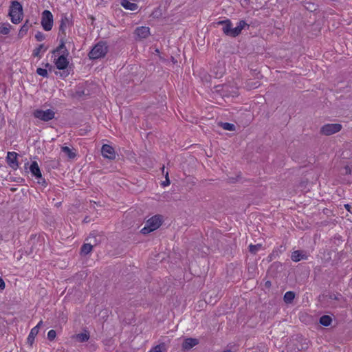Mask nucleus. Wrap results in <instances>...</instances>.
Here are the masks:
<instances>
[{
  "instance_id": "nucleus-39",
  "label": "nucleus",
  "mask_w": 352,
  "mask_h": 352,
  "mask_svg": "<svg viewBox=\"0 0 352 352\" xmlns=\"http://www.w3.org/2000/svg\"><path fill=\"white\" fill-rule=\"evenodd\" d=\"M84 91H76V96L78 97H81L82 95H84Z\"/></svg>"
},
{
  "instance_id": "nucleus-9",
  "label": "nucleus",
  "mask_w": 352,
  "mask_h": 352,
  "mask_svg": "<svg viewBox=\"0 0 352 352\" xmlns=\"http://www.w3.org/2000/svg\"><path fill=\"white\" fill-rule=\"evenodd\" d=\"M69 55V52L67 50H65L63 52L62 55H60L56 60L55 65L57 69L60 70L65 69L67 67L69 61L67 59V56Z\"/></svg>"
},
{
  "instance_id": "nucleus-22",
  "label": "nucleus",
  "mask_w": 352,
  "mask_h": 352,
  "mask_svg": "<svg viewBox=\"0 0 352 352\" xmlns=\"http://www.w3.org/2000/svg\"><path fill=\"white\" fill-rule=\"evenodd\" d=\"M332 318L328 315H324L320 318V323L325 327H328L331 324Z\"/></svg>"
},
{
  "instance_id": "nucleus-10",
  "label": "nucleus",
  "mask_w": 352,
  "mask_h": 352,
  "mask_svg": "<svg viewBox=\"0 0 352 352\" xmlns=\"http://www.w3.org/2000/svg\"><path fill=\"white\" fill-rule=\"evenodd\" d=\"M17 156L18 154L16 152H8L7 153V164L14 170H16L19 167Z\"/></svg>"
},
{
  "instance_id": "nucleus-21",
  "label": "nucleus",
  "mask_w": 352,
  "mask_h": 352,
  "mask_svg": "<svg viewBox=\"0 0 352 352\" xmlns=\"http://www.w3.org/2000/svg\"><path fill=\"white\" fill-rule=\"evenodd\" d=\"M166 344L164 342H162L153 347L148 352H166Z\"/></svg>"
},
{
  "instance_id": "nucleus-8",
  "label": "nucleus",
  "mask_w": 352,
  "mask_h": 352,
  "mask_svg": "<svg viewBox=\"0 0 352 352\" xmlns=\"http://www.w3.org/2000/svg\"><path fill=\"white\" fill-rule=\"evenodd\" d=\"M30 170L33 176H34L36 179H39L38 181V184L42 185L46 184L45 179L42 177L41 172L36 162L34 161L32 162L30 166Z\"/></svg>"
},
{
  "instance_id": "nucleus-13",
  "label": "nucleus",
  "mask_w": 352,
  "mask_h": 352,
  "mask_svg": "<svg viewBox=\"0 0 352 352\" xmlns=\"http://www.w3.org/2000/svg\"><path fill=\"white\" fill-rule=\"evenodd\" d=\"M199 344V340L197 338H188L184 339L182 348L183 351H188Z\"/></svg>"
},
{
  "instance_id": "nucleus-30",
  "label": "nucleus",
  "mask_w": 352,
  "mask_h": 352,
  "mask_svg": "<svg viewBox=\"0 0 352 352\" xmlns=\"http://www.w3.org/2000/svg\"><path fill=\"white\" fill-rule=\"evenodd\" d=\"M261 245H260V244H257V245L251 244L249 246V251L252 254H256L257 252V251L261 248Z\"/></svg>"
},
{
  "instance_id": "nucleus-2",
  "label": "nucleus",
  "mask_w": 352,
  "mask_h": 352,
  "mask_svg": "<svg viewBox=\"0 0 352 352\" xmlns=\"http://www.w3.org/2000/svg\"><path fill=\"white\" fill-rule=\"evenodd\" d=\"M162 223V216L155 215L146 221L145 226L141 230V232L144 234H148L160 228Z\"/></svg>"
},
{
  "instance_id": "nucleus-1",
  "label": "nucleus",
  "mask_w": 352,
  "mask_h": 352,
  "mask_svg": "<svg viewBox=\"0 0 352 352\" xmlns=\"http://www.w3.org/2000/svg\"><path fill=\"white\" fill-rule=\"evenodd\" d=\"M23 8L21 4L16 1H13L11 3L9 10V16L13 23L17 24L21 22L23 17Z\"/></svg>"
},
{
  "instance_id": "nucleus-16",
  "label": "nucleus",
  "mask_w": 352,
  "mask_h": 352,
  "mask_svg": "<svg viewBox=\"0 0 352 352\" xmlns=\"http://www.w3.org/2000/svg\"><path fill=\"white\" fill-rule=\"evenodd\" d=\"M307 258V255L302 253V252L299 250H296L292 252L291 258L294 262L300 261L302 259H306Z\"/></svg>"
},
{
  "instance_id": "nucleus-5",
  "label": "nucleus",
  "mask_w": 352,
  "mask_h": 352,
  "mask_svg": "<svg viewBox=\"0 0 352 352\" xmlns=\"http://www.w3.org/2000/svg\"><path fill=\"white\" fill-rule=\"evenodd\" d=\"M33 115L36 118L47 122L54 118L55 112L52 109H47L45 111L36 109L34 111Z\"/></svg>"
},
{
  "instance_id": "nucleus-11",
  "label": "nucleus",
  "mask_w": 352,
  "mask_h": 352,
  "mask_svg": "<svg viewBox=\"0 0 352 352\" xmlns=\"http://www.w3.org/2000/svg\"><path fill=\"white\" fill-rule=\"evenodd\" d=\"M72 24L70 20L67 16L66 14L63 15L60 20V24L59 27V32L58 36H66V28L67 26L70 25Z\"/></svg>"
},
{
  "instance_id": "nucleus-42",
  "label": "nucleus",
  "mask_w": 352,
  "mask_h": 352,
  "mask_svg": "<svg viewBox=\"0 0 352 352\" xmlns=\"http://www.w3.org/2000/svg\"><path fill=\"white\" fill-rule=\"evenodd\" d=\"M43 324V321H40L38 324L36 326V327H38V330L39 329V327L42 325Z\"/></svg>"
},
{
  "instance_id": "nucleus-17",
  "label": "nucleus",
  "mask_w": 352,
  "mask_h": 352,
  "mask_svg": "<svg viewBox=\"0 0 352 352\" xmlns=\"http://www.w3.org/2000/svg\"><path fill=\"white\" fill-rule=\"evenodd\" d=\"M38 333V327H34L31 329L30 333L28 337V343L30 344V346L32 345L34 341V338L37 336Z\"/></svg>"
},
{
  "instance_id": "nucleus-47",
  "label": "nucleus",
  "mask_w": 352,
  "mask_h": 352,
  "mask_svg": "<svg viewBox=\"0 0 352 352\" xmlns=\"http://www.w3.org/2000/svg\"><path fill=\"white\" fill-rule=\"evenodd\" d=\"M307 9H311V6H309V7H307Z\"/></svg>"
},
{
  "instance_id": "nucleus-45",
  "label": "nucleus",
  "mask_w": 352,
  "mask_h": 352,
  "mask_svg": "<svg viewBox=\"0 0 352 352\" xmlns=\"http://www.w3.org/2000/svg\"><path fill=\"white\" fill-rule=\"evenodd\" d=\"M223 352H234V351H231L230 349H228V350L223 351Z\"/></svg>"
},
{
  "instance_id": "nucleus-41",
  "label": "nucleus",
  "mask_w": 352,
  "mask_h": 352,
  "mask_svg": "<svg viewBox=\"0 0 352 352\" xmlns=\"http://www.w3.org/2000/svg\"><path fill=\"white\" fill-rule=\"evenodd\" d=\"M344 208L350 211L351 206L349 204H345Z\"/></svg>"
},
{
  "instance_id": "nucleus-28",
  "label": "nucleus",
  "mask_w": 352,
  "mask_h": 352,
  "mask_svg": "<svg viewBox=\"0 0 352 352\" xmlns=\"http://www.w3.org/2000/svg\"><path fill=\"white\" fill-rule=\"evenodd\" d=\"M329 299L331 300H340L342 298V296L341 294L340 293H336V294H334V293H332V294H329V295L327 296Z\"/></svg>"
},
{
  "instance_id": "nucleus-4",
  "label": "nucleus",
  "mask_w": 352,
  "mask_h": 352,
  "mask_svg": "<svg viewBox=\"0 0 352 352\" xmlns=\"http://www.w3.org/2000/svg\"><path fill=\"white\" fill-rule=\"evenodd\" d=\"M53 15L49 10H44L41 16V25L45 31H50L53 27Z\"/></svg>"
},
{
  "instance_id": "nucleus-7",
  "label": "nucleus",
  "mask_w": 352,
  "mask_h": 352,
  "mask_svg": "<svg viewBox=\"0 0 352 352\" xmlns=\"http://www.w3.org/2000/svg\"><path fill=\"white\" fill-rule=\"evenodd\" d=\"M87 239L89 240L90 242L94 243V245H91V243L83 244L80 249V254L82 255H87L90 253L93 249V246L100 242V240L97 239V236L94 233L90 234Z\"/></svg>"
},
{
  "instance_id": "nucleus-3",
  "label": "nucleus",
  "mask_w": 352,
  "mask_h": 352,
  "mask_svg": "<svg viewBox=\"0 0 352 352\" xmlns=\"http://www.w3.org/2000/svg\"><path fill=\"white\" fill-rule=\"evenodd\" d=\"M108 52V47L105 42L100 41L92 48L89 53L90 59H98L105 56Z\"/></svg>"
},
{
  "instance_id": "nucleus-15",
  "label": "nucleus",
  "mask_w": 352,
  "mask_h": 352,
  "mask_svg": "<svg viewBox=\"0 0 352 352\" xmlns=\"http://www.w3.org/2000/svg\"><path fill=\"white\" fill-rule=\"evenodd\" d=\"M222 31L223 34H226V36L234 38L236 37V34L235 32H234V28L232 27V23L230 20L228 21V23L226 24V26L223 27Z\"/></svg>"
},
{
  "instance_id": "nucleus-43",
  "label": "nucleus",
  "mask_w": 352,
  "mask_h": 352,
  "mask_svg": "<svg viewBox=\"0 0 352 352\" xmlns=\"http://www.w3.org/2000/svg\"><path fill=\"white\" fill-rule=\"evenodd\" d=\"M265 286L267 287H270L271 286V282L270 281H267L265 283Z\"/></svg>"
},
{
  "instance_id": "nucleus-37",
  "label": "nucleus",
  "mask_w": 352,
  "mask_h": 352,
  "mask_svg": "<svg viewBox=\"0 0 352 352\" xmlns=\"http://www.w3.org/2000/svg\"><path fill=\"white\" fill-rule=\"evenodd\" d=\"M230 19H226V20H223V21H219L217 23V25H223V26H226V24L228 23V21H229Z\"/></svg>"
},
{
  "instance_id": "nucleus-32",
  "label": "nucleus",
  "mask_w": 352,
  "mask_h": 352,
  "mask_svg": "<svg viewBox=\"0 0 352 352\" xmlns=\"http://www.w3.org/2000/svg\"><path fill=\"white\" fill-rule=\"evenodd\" d=\"M36 73H37V74H38L43 77H47V74H48L47 69H43V68H38L36 69Z\"/></svg>"
},
{
  "instance_id": "nucleus-27",
  "label": "nucleus",
  "mask_w": 352,
  "mask_h": 352,
  "mask_svg": "<svg viewBox=\"0 0 352 352\" xmlns=\"http://www.w3.org/2000/svg\"><path fill=\"white\" fill-rule=\"evenodd\" d=\"M219 126H221L224 130L227 131H234L235 126L233 124L228 122H220Z\"/></svg>"
},
{
  "instance_id": "nucleus-34",
  "label": "nucleus",
  "mask_w": 352,
  "mask_h": 352,
  "mask_svg": "<svg viewBox=\"0 0 352 352\" xmlns=\"http://www.w3.org/2000/svg\"><path fill=\"white\" fill-rule=\"evenodd\" d=\"M56 336V331L52 329L50 331H48L47 333V338L50 340H53Z\"/></svg>"
},
{
  "instance_id": "nucleus-29",
  "label": "nucleus",
  "mask_w": 352,
  "mask_h": 352,
  "mask_svg": "<svg viewBox=\"0 0 352 352\" xmlns=\"http://www.w3.org/2000/svg\"><path fill=\"white\" fill-rule=\"evenodd\" d=\"M30 26H31V25H28V21H26L25 23L21 27L19 34L23 36L25 34L27 33V32Z\"/></svg>"
},
{
  "instance_id": "nucleus-24",
  "label": "nucleus",
  "mask_w": 352,
  "mask_h": 352,
  "mask_svg": "<svg viewBox=\"0 0 352 352\" xmlns=\"http://www.w3.org/2000/svg\"><path fill=\"white\" fill-rule=\"evenodd\" d=\"M295 298V293L292 291L287 292L284 295V301L286 303H291Z\"/></svg>"
},
{
  "instance_id": "nucleus-40",
  "label": "nucleus",
  "mask_w": 352,
  "mask_h": 352,
  "mask_svg": "<svg viewBox=\"0 0 352 352\" xmlns=\"http://www.w3.org/2000/svg\"><path fill=\"white\" fill-rule=\"evenodd\" d=\"M236 181H237V179H236V178H234V177H229V178H228V182H229L230 183H232V184H234V183H235Z\"/></svg>"
},
{
  "instance_id": "nucleus-36",
  "label": "nucleus",
  "mask_w": 352,
  "mask_h": 352,
  "mask_svg": "<svg viewBox=\"0 0 352 352\" xmlns=\"http://www.w3.org/2000/svg\"><path fill=\"white\" fill-rule=\"evenodd\" d=\"M161 184L163 186H167L170 184V180H169V178L168 176V173H166V180L162 182V183Z\"/></svg>"
},
{
  "instance_id": "nucleus-31",
  "label": "nucleus",
  "mask_w": 352,
  "mask_h": 352,
  "mask_svg": "<svg viewBox=\"0 0 352 352\" xmlns=\"http://www.w3.org/2000/svg\"><path fill=\"white\" fill-rule=\"evenodd\" d=\"M42 49H44V50H46L47 48H44V45L41 44L38 45V47L35 48L33 51V56H39L40 52Z\"/></svg>"
},
{
  "instance_id": "nucleus-14",
  "label": "nucleus",
  "mask_w": 352,
  "mask_h": 352,
  "mask_svg": "<svg viewBox=\"0 0 352 352\" xmlns=\"http://www.w3.org/2000/svg\"><path fill=\"white\" fill-rule=\"evenodd\" d=\"M135 34L140 38H146L150 35V29L148 27H138L135 30Z\"/></svg>"
},
{
  "instance_id": "nucleus-19",
  "label": "nucleus",
  "mask_w": 352,
  "mask_h": 352,
  "mask_svg": "<svg viewBox=\"0 0 352 352\" xmlns=\"http://www.w3.org/2000/svg\"><path fill=\"white\" fill-rule=\"evenodd\" d=\"M245 26L249 27V25L243 20L240 21L237 23V25L234 28V32H235V34H236V37L241 34L242 30Z\"/></svg>"
},
{
  "instance_id": "nucleus-44",
  "label": "nucleus",
  "mask_w": 352,
  "mask_h": 352,
  "mask_svg": "<svg viewBox=\"0 0 352 352\" xmlns=\"http://www.w3.org/2000/svg\"><path fill=\"white\" fill-rule=\"evenodd\" d=\"M45 67H50V70H51V68L52 67V66L50 64H49V63H46L45 64Z\"/></svg>"
},
{
  "instance_id": "nucleus-38",
  "label": "nucleus",
  "mask_w": 352,
  "mask_h": 352,
  "mask_svg": "<svg viewBox=\"0 0 352 352\" xmlns=\"http://www.w3.org/2000/svg\"><path fill=\"white\" fill-rule=\"evenodd\" d=\"M6 284L2 278L0 277V289L3 290L5 289Z\"/></svg>"
},
{
  "instance_id": "nucleus-25",
  "label": "nucleus",
  "mask_w": 352,
  "mask_h": 352,
  "mask_svg": "<svg viewBox=\"0 0 352 352\" xmlns=\"http://www.w3.org/2000/svg\"><path fill=\"white\" fill-rule=\"evenodd\" d=\"M61 151L65 153L70 159H74L76 155L68 146H63Z\"/></svg>"
},
{
  "instance_id": "nucleus-18",
  "label": "nucleus",
  "mask_w": 352,
  "mask_h": 352,
  "mask_svg": "<svg viewBox=\"0 0 352 352\" xmlns=\"http://www.w3.org/2000/svg\"><path fill=\"white\" fill-rule=\"evenodd\" d=\"M121 5L126 10H129L131 11H134L137 10L138 5L135 3H131L128 0H123L121 3Z\"/></svg>"
},
{
  "instance_id": "nucleus-46",
  "label": "nucleus",
  "mask_w": 352,
  "mask_h": 352,
  "mask_svg": "<svg viewBox=\"0 0 352 352\" xmlns=\"http://www.w3.org/2000/svg\"><path fill=\"white\" fill-rule=\"evenodd\" d=\"M309 6H311V8H313V7H314V4H312V3H309Z\"/></svg>"
},
{
  "instance_id": "nucleus-12",
  "label": "nucleus",
  "mask_w": 352,
  "mask_h": 352,
  "mask_svg": "<svg viewBox=\"0 0 352 352\" xmlns=\"http://www.w3.org/2000/svg\"><path fill=\"white\" fill-rule=\"evenodd\" d=\"M101 152L103 157L105 158L113 160L116 157L115 151L113 148L110 145L104 144L102 146Z\"/></svg>"
},
{
  "instance_id": "nucleus-20",
  "label": "nucleus",
  "mask_w": 352,
  "mask_h": 352,
  "mask_svg": "<svg viewBox=\"0 0 352 352\" xmlns=\"http://www.w3.org/2000/svg\"><path fill=\"white\" fill-rule=\"evenodd\" d=\"M76 339L80 342H87L89 339V333L88 331H84L76 336Z\"/></svg>"
},
{
  "instance_id": "nucleus-23",
  "label": "nucleus",
  "mask_w": 352,
  "mask_h": 352,
  "mask_svg": "<svg viewBox=\"0 0 352 352\" xmlns=\"http://www.w3.org/2000/svg\"><path fill=\"white\" fill-rule=\"evenodd\" d=\"M60 43L56 47V49L53 51L54 54L58 53L60 51H62V52H63V51L67 50L66 47H65V37H64V36H60Z\"/></svg>"
},
{
  "instance_id": "nucleus-35",
  "label": "nucleus",
  "mask_w": 352,
  "mask_h": 352,
  "mask_svg": "<svg viewBox=\"0 0 352 352\" xmlns=\"http://www.w3.org/2000/svg\"><path fill=\"white\" fill-rule=\"evenodd\" d=\"M351 168L349 166H345L343 169H342V174L343 175H349L351 174Z\"/></svg>"
},
{
  "instance_id": "nucleus-33",
  "label": "nucleus",
  "mask_w": 352,
  "mask_h": 352,
  "mask_svg": "<svg viewBox=\"0 0 352 352\" xmlns=\"http://www.w3.org/2000/svg\"><path fill=\"white\" fill-rule=\"evenodd\" d=\"M35 38L37 41H42L45 38V36L43 33L40 31H38L35 34Z\"/></svg>"
},
{
  "instance_id": "nucleus-26",
  "label": "nucleus",
  "mask_w": 352,
  "mask_h": 352,
  "mask_svg": "<svg viewBox=\"0 0 352 352\" xmlns=\"http://www.w3.org/2000/svg\"><path fill=\"white\" fill-rule=\"evenodd\" d=\"M11 25L9 23H3L0 26V34L7 35L10 32Z\"/></svg>"
},
{
  "instance_id": "nucleus-6",
  "label": "nucleus",
  "mask_w": 352,
  "mask_h": 352,
  "mask_svg": "<svg viewBox=\"0 0 352 352\" xmlns=\"http://www.w3.org/2000/svg\"><path fill=\"white\" fill-rule=\"evenodd\" d=\"M342 128L340 124H327L321 127L320 133L329 136L340 131Z\"/></svg>"
}]
</instances>
